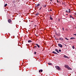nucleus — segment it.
I'll return each instance as SVG.
<instances>
[{"label": "nucleus", "mask_w": 76, "mask_h": 76, "mask_svg": "<svg viewBox=\"0 0 76 76\" xmlns=\"http://www.w3.org/2000/svg\"><path fill=\"white\" fill-rule=\"evenodd\" d=\"M59 40H61V41H63V39L62 38H60L59 39Z\"/></svg>", "instance_id": "ddd939ff"}, {"label": "nucleus", "mask_w": 76, "mask_h": 76, "mask_svg": "<svg viewBox=\"0 0 76 76\" xmlns=\"http://www.w3.org/2000/svg\"><path fill=\"white\" fill-rule=\"evenodd\" d=\"M50 20H53V18L50 17Z\"/></svg>", "instance_id": "aec40b11"}, {"label": "nucleus", "mask_w": 76, "mask_h": 76, "mask_svg": "<svg viewBox=\"0 0 76 76\" xmlns=\"http://www.w3.org/2000/svg\"><path fill=\"white\" fill-rule=\"evenodd\" d=\"M50 3H51V2H50Z\"/></svg>", "instance_id": "a19ab883"}, {"label": "nucleus", "mask_w": 76, "mask_h": 76, "mask_svg": "<svg viewBox=\"0 0 76 76\" xmlns=\"http://www.w3.org/2000/svg\"><path fill=\"white\" fill-rule=\"evenodd\" d=\"M50 1H51L52 2L53 1V0H50Z\"/></svg>", "instance_id": "7c9ffc66"}, {"label": "nucleus", "mask_w": 76, "mask_h": 76, "mask_svg": "<svg viewBox=\"0 0 76 76\" xmlns=\"http://www.w3.org/2000/svg\"><path fill=\"white\" fill-rule=\"evenodd\" d=\"M55 51H56L58 53H60V52L58 51V50L56 48L55 49Z\"/></svg>", "instance_id": "20e7f679"}, {"label": "nucleus", "mask_w": 76, "mask_h": 76, "mask_svg": "<svg viewBox=\"0 0 76 76\" xmlns=\"http://www.w3.org/2000/svg\"><path fill=\"white\" fill-rule=\"evenodd\" d=\"M65 67L66 68H67V69H68V70H72V68H71L70 67H69V66L67 65H65Z\"/></svg>", "instance_id": "f257e3e1"}, {"label": "nucleus", "mask_w": 76, "mask_h": 76, "mask_svg": "<svg viewBox=\"0 0 76 76\" xmlns=\"http://www.w3.org/2000/svg\"><path fill=\"white\" fill-rule=\"evenodd\" d=\"M63 4V3H62V4Z\"/></svg>", "instance_id": "e433bc0d"}, {"label": "nucleus", "mask_w": 76, "mask_h": 76, "mask_svg": "<svg viewBox=\"0 0 76 76\" xmlns=\"http://www.w3.org/2000/svg\"><path fill=\"white\" fill-rule=\"evenodd\" d=\"M50 10V12H51V11H52V10Z\"/></svg>", "instance_id": "473e14b6"}, {"label": "nucleus", "mask_w": 76, "mask_h": 76, "mask_svg": "<svg viewBox=\"0 0 76 76\" xmlns=\"http://www.w3.org/2000/svg\"><path fill=\"white\" fill-rule=\"evenodd\" d=\"M28 42L29 43V42H32V41L31 40H29L28 41Z\"/></svg>", "instance_id": "4468645a"}, {"label": "nucleus", "mask_w": 76, "mask_h": 76, "mask_svg": "<svg viewBox=\"0 0 76 76\" xmlns=\"http://www.w3.org/2000/svg\"><path fill=\"white\" fill-rule=\"evenodd\" d=\"M48 12H50V10H48Z\"/></svg>", "instance_id": "72a5a7b5"}, {"label": "nucleus", "mask_w": 76, "mask_h": 76, "mask_svg": "<svg viewBox=\"0 0 76 76\" xmlns=\"http://www.w3.org/2000/svg\"><path fill=\"white\" fill-rule=\"evenodd\" d=\"M72 48L73 49H74L75 48V47H74V46H72Z\"/></svg>", "instance_id": "412c9836"}, {"label": "nucleus", "mask_w": 76, "mask_h": 76, "mask_svg": "<svg viewBox=\"0 0 76 76\" xmlns=\"http://www.w3.org/2000/svg\"><path fill=\"white\" fill-rule=\"evenodd\" d=\"M34 48H37V46H34Z\"/></svg>", "instance_id": "c85d7f7f"}, {"label": "nucleus", "mask_w": 76, "mask_h": 76, "mask_svg": "<svg viewBox=\"0 0 76 76\" xmlns=\"http://www.w3.org/2000/svg\"><path fill=\"white\" fill-rule=\"evenodd\" d=\"M56 37V35H54V37Z\"/></svg>", "instance_id": "2f4dec72"}, {"label": "nucleus", "mask_w": 76, "mask_h": 76, "mask_svg": "<svg viewBox=\"0 0 76 76\" xmlns=\"http://www.w3.org/2000/svg\"><path fill=\"white\" fill-rule=\"evenodd\" d=\"M59 3H60V1L59 2Z\"/></svg>", "instance_id": "58836bf2"}, {"label": "nucleus", "mask_w": 76, "mask_h": 76, "mask_svg": "<svg viewBox=\"0 0 76 76\" xmlns=\"http://www.w3.org/2000/svg\"><path fill=\"white\" fill-rule=\"evenodd\" d=\"M42 71H43V70L42 69H41L39 71V73H40L41 72H42Z\"/></svg>", "instance_id": "9d476101"}, {"label": "nucleus", "mask_w": 76, "mask_h": 76, "mask_svg": "<svg viewBox=\"0 0 76 76\" xmlns=\"http://www.w3.org/2000/svg\"><path fill=\"white\" fill-rule=\"evenodd\" d=\"M57 2H58V3H59V2H58V0H57Z\"/></svg>", "instance_id": "bb28decb"}, {"label": "nucleus", "mask_w": 76, "mask_h": 76, "mask_svg": "<svg viewBox=\"0 0 76 76\" xmlns=\"http://www.w3.org/2000/svg\"><path fill=\"white\" fill-rule=\"evenodd\" d=\"M74 35H75V36H76V34H74Z\"/></svg>", "instance_id": "cd10ccee"}, {"label": "nucleus", "mask_w": 76, "mask_h": 76, "mask_svg": "<svg viewBox=\"0 0 76 76\" xmlns=\"http://www.w3.org/2000/svg\"><path fill=\"white\" fill-rule=\"evenodd\" d=\"M34 54H36V52H34Z\"/></svg>", "instance_id": "a878e982"}, {"label": "nucleus", "mask_w": 76, "mask_h": 76, "mask_svg": "<svg viewBox=\"0 0 76 76\" xmlns=\"http://www.w3.org/2000/svg\"><path fill=\"white\" fill-rule=\"evenodd\" d=\"M58 46H59V47L61 48H62V47H63V46L62 45L60 44H58Z\"/></svg>", "instance_id": "7ed1b4c3"}, {"label": "nucleus", "mask_w": 76, "mask_h": 76, "mask_svg": "<svg viewBox=\"0 0 76 76\" xmlns=\"http://www.w3.org/2000/svg\"><path fill=\"white\" fill-rule=\"evenodd\" d=\"M39 15V13L38 12L35 15H36V16H37V15Z\"/></svg>", "instance_id": "2eb2a0df"}, {"label": "nucleus", "mask_w": 76, "mask_h": 76, "mask_svg": "<svg viewBox=\"0 0 76 76\" xmlns=\"http://www.w3.org/2000/svg\"><path fill=\"white\" fill-rule=\"evenodd\" d=\"M69 17L70 18H71V19H72H72H74V18L72 16V15H70L69 16Z\"/></svg>", "instance_id": "6e6552de"}, {"label": "nucleus", "mask_w": 76, "mask_h": 76, "mask_svg": "<svg viewBox=\"0 0 76 76\" xmlns=\"http://www.w3.org/2000/svg\"><path fill=\"white\" fill-rule=\"evenodd\" d=\"M59 52H61V49H59Z\"/></svg>", "instance_id": "393cba45"}, {"label": "nucleus", "mask_w": 76, "mask_h": 76, "mask_svg": "<svg viewBox=\"0 0 76 76\" xmlns=\"http://www.w3.org/2000/svg\"><path fill=\"white\" fill-rule=\"evenodd\" d=\"M71 39H75V38L73 37H72L70 38Z\"/></svg>", "instance_id": "1a4fd4ad"}, {"label": "nucleus", "mask_w": 76, "mask_h": 76, "mask_svg": "<svg viewBox=\"0 0 76 76\" xmlns=\"http://www.w3.org/2000/svg\"><path fill=\"white\" fill-rule=\"evenodd\" d=\"M40 9H41V8H40Z\"/></svg>", "instance_id": "ea45409f"}, {"label": "nucleus", "mask_w": 76, "mask_h": 76, "mask_svg": "<svg viewBox=\"0 0 76 76\" xmlns=\"http://www.w3.org/2000/svg\"><path fill=\"white\" fill-rule=\"evenodd\" d=\"M48 65H52V64L51 63H48Z\"/></svg>", "instance_id": "f3484780"}, {"label": "nucleus", "mask_w": 76, "mask_h": 76, "mask_svg": "<svg viewBox=\"0 0 76 76\" xmlns=\"http://www.w3.org/2000/svg\"><path fill=\"white\" fill-rule=\"evenodd\" d=\"M43 7H46V6H47V4L43 5Z\"/></svg>", "instance_id": "9b49d317"}, {"label": "nucleus", "mask_w": 76, "mask_h": 76, "mask_svg": "<svg viewBox=\"0 0 76 76\" xmlns=\"http://www.w3.org/2000/svg\"><path fill=\"white\" fill-rule=\"evenodd\" d=\"M35 44V45H37V47H38V48H39V45H38V44Z\"/></svg>", "instance_id": "423d86ee"}, {"label": "nucleus", "mask_w": 76, "mask_h": 76, "mask_svg": "<svg viewBox=\"0 0 76 76\" xmlns=\"http://www.w3.org/2000/svg\"><path fill=\"white\" fill-rule=\"evenodd\" d=\"M40 5V4H37V7H38V6H39Z\"/></svg>", "instance_id": "a211bd4d"}, {"label": "nucleus", "mask_w": 76, "mask_h": 76, "mask_svg": "<svg viewBox=\"0 0 76 76\" xmlns=\"http://www.w3.org/2000/svg\"><path fill=\"white\" fill-rule=\"evenodd\" d=\"M65 38V39H66V40H69V39H67V38Z\"/></svg>", "instance_id": "5701e85b"}, {"label": "nucleus", "mask_w": 76, "mask_h": 76, "mask_svg": "<svg viewBox=\"0 0 76 76\" xmlns=\"http://www.w3.org/2000/svg\"><path fill=\"white\" fill-rule=\"evenodd\" d=\"M65 46H66V45H65Z\"/></svg>", "instance_id": "c9c22d12"}, {"label": "nucleus", "mask_w": 76, "mask_h": 76, "mask_svg": "<svg viewBox=\"0 0 76 76\" xmlns=\"http://www.w3.org/2000/svg\"><path fill=\"white\" fill-rule=\"evenodd\" d=\"M52 53H53V54H56L57 55H58V53L55 52V51L52 52Z\"/></svg>", "instance_id": "39448f33"}, {"label": "nucleus", "mask_w": 76, "mask_h": 76, "mask_svg": "<svg viewBox=\"0 0 76 76\" xmlns=\"http://www.w3.org/2000/svg\"><path fill=\"white\" fill-rule=\"evenodd\" d=\"M69 10H70V9H69Z\"/></svg>", "instance_id": "79ce46f5"}, {"label": "nucleus", "mask_w": 76, "mask_h": 76, "mask_svg": "<svg viewBox=\"0 0 76 76\" xmlns=\"http://www.w3.org/2000/svg\"><path fill=\"white\" fill-rule=\"evenodd\" d=\"M66 12H67V13H69V12H68V11H67V10H66Z\"/></svg>", "instance_id": "b1692460"}, {"label": "nucleus", "mask_w": 76, "mask_h": 76, "mask_svg": "<svg viewBox=\"0 0 76 76\" xmlns=\"http://www.w3.org/2000/svg\"><path fill=\"white\" fill-rule=\"evenodd\" d=\"M8 22L9 23H10L11 22V20L10 19H9L8 20Z\"/></svg>", "instance_id": "0eeeda50"}, {"label": "nucleus", "mask_w": 76, "mask_h": 76, "mask_svg": "<svg viewBox=\"0 0 76 76\" xmlns=\"http://www.w3.org/2000/svg\"><path fill=\"white\" fill-rule=\"evenodd\" d=\"M7 6V4H5L4 5V7H6V6Z\"/></svg>", "instance_id": "dca6fc26"}, {"label": "nucleus", "mask_w": 76, "mask_h": 76, "mask_svg": "<svg viewBox=\"0 0 76 76\" xmlns=\"http://www.w3.org/2000/svg\"><path fill=\"white\" fill-rule=\"evenodd\" d=\"M68 13H71V12H70V10H69V11H68Z\"/></svg>", "instance_id": "4be33fe9"}, {"label": "nucleus", "mask_w": 76, "mask_h": 76, "mask_svg": "<svg viewBox=\"0 0 76 76\" xmlns=\"http://www.w3.org/2000/svg\"><path fill=\"white\" fill-rule=\"evenodd\" d=\"M62 29L63 30V31H64V28H62Z\"/></svg>", "instance_id": "c756f323"}, {"label": "nucleus", "mask_w": 76, "mask_h": 76, "mask_svg": "<svg viewBox=\"0 0 76 76\" xmlns=\"http://www.w3.org/2000/svg\"><path fill=\"white\" fill-rule=\"evenodd\" d=\"M55 39H56V40H58V39H58L56 38V37H55Z\"/></svg>", "instance_id": "6ab92c4d"}, {"label": "nucleus", "mask_w": 76, "mask_h": 76, "mask_svg": "<svg viewBox=\"0 0 76 76\" xmlns=\"http://www.w3.org/2000/svg\"><path fill=\"white\" fill-rule=\"evenodd\" d=\"M66 15H68V14H66Z\"/></svg>", "instance_id": "4c0bfd02"}, {"label": "nucleus", "mask_w": 76, "mask_h": 76, "mask_svg": "<svg viewBox=\"0 0 76 76\" xmlns=\"http://www.w3.org/2000/svg\"><path fill=\"white\" fill-rule=\"evenodd\" d=\"M64 58H69V57H68V56H66V55H64Z\"/></svg>", "instance_id": "f8f14e48"}, {"label": "nucleus", "mask_w": 76, "mask_h": 76, "mask_svg": "<svg viewBox=\"0 0 76 76\" xmlns=\"http://www.w3.org/2000/svg\"><path fill=\"white\" fill-rule=\"evenodd\" d=\"M55 67L58 70H60V69H61L60 68V67H59V66H56Z\"/></svg>", "instance_id": "f03ea898"}, {"label": "nucleus", "mask_w": 76, "mask_h": 76, "mask_svg": "<svg viewBox=\"0 0 76 76\" xmlns=\"http://www.w3.org/2000/svg\"><path fill=\"white\" fill-rule=\"evenodd\" d=\"M34 26H37V25H35Z\"/></svg>", "instance_id": "f704fd0d"}]
</instances>
